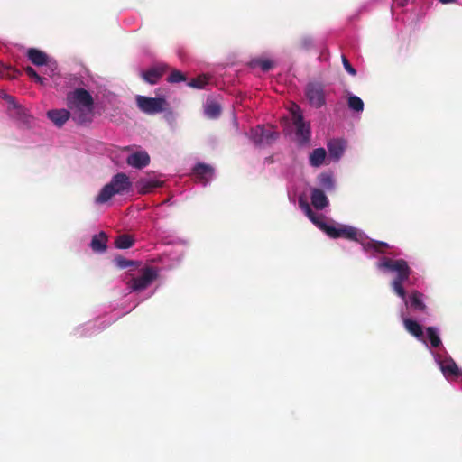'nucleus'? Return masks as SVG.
Returning <instances> with one entry per match:
<instances>
[{
	"instance_id": "10",
	"label": "nucleus",
	"mask_w": 462,
	"mask_h": 462,
	"mask_svg": "<svg viewBox=\"0 0 462 462\" xmlns=\"http://www.w3.org/2000/svg\"><path fill=\"white\" fill-rule=\"evenodd\" d=\"M126 163L135 169H143L150 163V156L145 151H138L126 158Z\"/></svg>"
},
{
	"instance_id": "20",
	"label": "nucleus",
	"mask_w": 462,
	"mask_h": 462,
	"mask_svg": "<svg viewBox=\"0 0 462 462\" xmlns=\"http://www.w3.org/2000/svg\"><path fill=\"white\" fill-rule=\"evenodd\" d=\"M362 245L366 252H374L376 254H385L390 248V245L387 243L376 240H369L363 243Z\"/></svg>"
},
{
	"instance_id": "8",
	"label": "nucleus",
	"mask_w": 462,
	"mask_h": 462,
	"mask_svg": "<svg viewBox=\"0 0 462 462\" xmlns=\"http://www.w3.org/2000/svg\"><path fill=\"white\" fill-rule=\"evenodd\" d=\"M292 114L298 142L300 144H305L310 138V125L304 122L303 116L300 113L293 111Z\"/></svg>"
},
{
	"instance_id": "30",
	"label": "nucleus",
	"mask_w": 462,
	"mask_h": 462,
	"mask_svg": "<svg viewBox=\"0 0 462 462\" xmlns=\"http://www.w3.org/2000/svg\"><path fill=\"white\" fill-rule=\"evenodd\" d=\"M319 184L326 189L331 190L334 189V180L330 174L321 173L319 176Z\"/></svg>"
},
{
	"instance_id": "16",
	"label": "nucleus",
	"mask_w": 462,
	"mask_h": 462,
	"mask_svg": "<svg viewBox=\"0 0 462 462\" xmlns=\"http://www.w3.org/2000/svg\"><path fill=\"white\" fill-rule=\"evenodd\" d=\"M27 57L35 66L49 65L48 55L38 49L31 48L27 51Z\"/></svg>"
},
{
	"instance_id": "23",
	"label": "nucleus",
	"mask_w": 462,
	"mask_h": 462,
	"mask_svg": "<svg viewBox=\"0 0 462 462\" xmlns=\"http://www.w3.org/2000/svg\"><path fill=\"white\" fill-rule=\"evenodd\" d=\"M327 152L324 148H316L310 154L309 161L312 167L318 168L325 163Z\"/></svg>"
},
{
	"instance_id": "9",
	"label": "nucleus",
	"mask_w": 462,
	"mask_h": 462,
	"mask_svg": "<svg viewBox=\"0 0 462 462\" xmlns=\"http://www.w3.org/2000/svg\"><path fill=\"white\" fill-rule=\"evenodd\" d=\"M328 236L331 238H339L343 237L349 240L357 241V230L349 226H331L330 228L328 229Z\"/></svg>"
},
{
	"instance_id": "21",
	"label": "nucleus",
	"mask_w": 462,
	"mask_h": 462,
	"mask_svg": "<svg viewBox=\"0 0 462 462\" xmlns=\"http://www.w3.org/2000/svg\"><path fill=\"white\" fill-rule=\"evenodd\" d=\"M403 324L405 329L413 337L420 340H423V330L422 327L415 320L405 318L403 319Z\"/></svg>"
},
{
	"instance_id": "35",
	"label": "nucleus",
	"mask_w": 462,
	"mask_h": 462,
	"mask_svg": "<svg viewBox=\"0 0 462 462\" xmlns=\"http://www.w3.org/2000/svg\"><path fill=\"white\" fill-rule=\"evenodd\" d=\"M186 79V76L181 71L177 69L172 70L167 79L170 83H179L185 81Z\"/></svg>"
},
{
	"instance_id": "17",
	"label": "nucleus",
	"mask_w": 462,
	"mask_h": 462,
	"mask_svg": "<svg viewBox=\"0 0 462 462\" xmlns=\"http://www.w3.org/2000/svg\"><path fill=\"white\" fill-rule=\"evenodd\" d=\"M162 181L158 180L141 179L137 181L136 186L140 194H148L154 189L162 187Z\"/></svg>"
},
{
	"instance_id": "32",
	"label": "nucleus",
	"mask_w": 462,
	"mask_h": 462,
	"mask_svg": "<svg viewBox=\"0 0 462 462\" xmlns=\"http://www.w3.org/2000/svg\"><path fill=\"white\" fill-rule=\"evenodd\" d=\"M23 69H24L25 73L28 75V77L32 79L36 83H38L40 85L45 84L46 79L40 76L35 71V69L33 68H32L31 66H27V67H24Z\"/></svg>"
},
{
	"instance_id": "40",
	"label": "nucleus",
	"mask_w": 462,
	"mask_h": 462,
	"mask_svg": "<svg viewBox=\"0 0 462 462\" xmlns=\"http://www.w3.org/2000/svg\"><path fill=\"white\" fill-rule=\"evenodd\" d=\"M56 67H57V66H56V63H52V64L51 65V69H52V70H54V69H56Z\"/></svg>"
},
{
	"instance_id": "15",
	"label": "nucleus",
	"mask_w": 462,
	"mask_h": 462,
	"mask_svg": "<svg viewBox=\"0 0 462 462\" xmlns=\"http://www.w3.org/2000/svg\"><path fill=\"white\" fill-rule=\"evenodd\" d=\"M310 200L312 206L319 210L325 208L328 205V199L325 192L318 188L311 189Z\"/></svg>"
},
{
	"instance_id": "37",
	"label": "nucleus",
	"mask_w": 462,
	"mask_h": 462,
	"mask_svg": "<svg viewBox=\"0 0 462 462\" xmlns=\"http://www.w3.org/2000/svg\"><path fill=\"white\" fill-rule=\"evenodd\" d=\"M116 263L120 268H127V267L134 265L133 261H130V260H127V259H125L122 257L116 258Z\"/></svg>"
},
{
	"instance_id": "29",
	"label": "nucleus",
	"mask_w": 462,
	"mask_h": 462,
	"mask_svg": "<svg viewBox=\"0 0 462 462\" xmlns=\"http://www.w3.org/2000/svg\"><path fill=\"white\" fill-rule=\"evenodd\" d=\"M348 106L356 112H362L364 110V102L357 96H350L348 97Z\"/></svg>"
},
{
	"instance_id": "41",
	"label": "nucleus",
	"mask_w": 462,
	"mask_h": 462,
	"mask_svg": "<svg viewBox=\"0 0 462 462\" xmlns=\"http://www.w3.org/2000/svg\"><path fill=\"white\" fill-rule=\"evenodd\" d=\"M7 100L12 103L14 102V98L10 96L7 97Z\"/></svg>"
},
{
	"instance_id": "12",
	"label": "nucleus",
	"mask_w": 462,
	"mask_h": 462,
	"mask_svg": "<svg viewBox=\"0 0 462 462\" xmlns=\"http://www.w3.org/2000/svg\"><path fill=\"white\" fill-rule=\"evenodd\" d=\"M327 147L329 159L337 162L345 152L346 142L340 139H333L328 143Z\"/></svg>"
},
{
	"instance_id": "13",
	"label": "nucleus",
	"mask_w": 462,
	"mask_h": 462,
	"mask_svg": "<svg viewBox=\"0 0 462 462\" xmlns=\"http://www.w3.org/2000/svg\"><path fill=\"white\" fill-rule=\"evenodd\" d=\"M48 118L58 127H61L69 117L71 113L69 109H52L47 112Z\"/></svg>"
},
{
	"instance_id": "39",
	"label": "nucleus",
	"mask_w": 462,
	"mask_h": 462,
	"mask_svg": "<svg viewBox=\"0 0 462 462\" xmlns=\"http://www.w3.org/2000/svg\"><path fill=\"white\" fill-rule=\"evenodd\" d=\"M440 3L442 4H448V3H453L455 2V0H439Z\"/></svg>"
},
{
	"instance_id": "2",
	"label": "nucleus",
	"mask_w": 462,
	"mask_h": 462,
	"mask_svg": "<svg viewBox=\"0 0 462 462\" xmlns=\"http://www.w3.org/2000/svg\"><path fill=\"white\" fill-rule=\"evenodd\" d=\"M377 268L397 273L396 277L391 282L392 289L403 300L405 305H408L406 291L403 288V282L409 280L411 273L408 263L403 259L393 260L388 257H383L380 262L377 263Z\"/></svg>"
},
{
	"instance_id": "19",
	"label": "nucleus",
	"mask_w": 462,
	"mask_h": 462,
	"mask_svg": "<svg viewBox=\"0 0 462 462\" xmlns=\"http://www.w3.org/2000/svg\"><path fill=\"white\" fill-rule=\"evenodd\" d=\"M106 243L107 236L105 232H100L92 237L90 247L96 253H104L107 248Z\"/></svg>"
},
{
	"instance_id": "36",
	"label": "nucleus",
	"mask_w": 462,
	"mask_h": 462,
	"mask_svg": "<svg viewBox=\"0 0 462 462\" xmlns=\"http://www.w3.org/2000/svg\"><path fill=\"white\" fill-rule=\"evenodd\" d=\"M342 63L345 68V69L352 76L356 75V70L353 68V66L350 64L349 60L345 55H342Z\"/></svg>"
},
{
	"instance_id": "14",
	"label": "nucleus",
	"mask_w": 462,
	"mask_h": 462,
	"mask_svg": "<svg viewBox=\"0 0 462 462\" xmlns=\"http://www.w3.org/2000/svg\"><path fill=\"white\" fill-rule=\"evenodd\" d=\"M165 70H166V67H164V66L153 67V68L147 69L146 71H143L142 78L147 83L154 85V84L158 83V81L163 76Z\"/></svg>"
},
{
	"instance_id": "18",
	"label": "nucleus",
	"mask_w": 462,
	"mask_h": 462,
	"mask_svg": "<svg viewBox=\"0 0 462 462\" xmlns=\"http://www.w3.org/2000/svg\"><path fill=\"white\" fill-rule=\"evenodd\" d=\"M440 369L446 377H457L461 372L452 358L444 359L440 362Z\"/></svg>"
},
{
	"instance_id": "7",
	"label": "nucleus",
	"mask_w": 462,
	"mask_h": 462,
	"mask_svg": "<svg viewBox=\"0 0 462 462\" xmlns=\"http://www.w3.org/2000/svg\"><path fill=\"white\" fill-rule=\"evenodd\" d=\"M157 278V272L152 267H145L139 277L131 280V289L134 291L146 289Z\"/></svg>"
},
{
	"instance_id": "28",
	"label": "nucleus",
	"mask_w": 462,
	"mask_h": 462,
	"mask_svg": "<svg viewBox=\"0 0 462 462\" xmlns=\"http://www.w3.org/2000/svg\"><path fill=\"white\" fill-rule=\"evenodd\" d=\"M427 336L430 345L433 347H439L441 345V340L438 335V330L434 327H428L426 328Z\"/></svg>"
},
{
	"instance_id": "3",
	"label": "nucleus",
	"mask_w": 462,
	"mask_h": 462,
	"mask_svg": "<svg viewBox=\"0 0 462 462\" xmlns=\"http://www.w3.org/2000/svg\"><path fill=\"white\" fill-rule=\"evenodd\" d=\"M132 188L129 177L123 172L113 176L110 182L106 184L95 199L97 204L106 203L114 195L128 193Z\"/></svg>"
},
{
	"instance_id": "11",
	"label": "nucleus",
	"mask_w": 462,
	"mask_h": 462,
	"mask_svg": "<svg viewBox=\"0 0 462 462\" xmlns=\"http://www.w3.org/2000/svg\"><path fill=\"white\" fill-rule=\"evenodd\" d=\"M192 172L199 182L206 185L213 176L214 169L210 165L199 162L193 167Z\"/></svg>"
},
{
	"instance_id": "31",
	"label": "nucleus",
	"mask_w": 462,
	"mask_h": 462,
	"mask_svg": "<svg viewBox=\"0 0 462 462\" xmlns=\"http://www.w3.org/2000/svg\"><path fill=\"white\" fill-rule=\"evenodd\" d=\"M208 78L205 75H199L191 79L188 85L194 88H203L208 84Z\"/></svg>"
},
{
	"instance_id": "1",
	"label": "nucleus",
	"mask_w": 462,
	"mask_h": 462,
	"mask_svg": "<svg viewBox=\"0 0 462 462\" xmlns=\"http://www.w3.org/2000/svg\"><path fill=\"white\" fill-rule=\"evenodd\" d=\"M66 105L71 118L78 125L90 123L94 115L95 101L92 95L82 88L68 92Z\"/></svg>"
},
{
	"instance_id": "25",
	"label": "nucleus",
	"mask_w": 462,
	"mask_h": 462,
	"mask_svg": "<svg viewBox=\"0 0 462 462\" xmlns=\"http://www.w3.org/2000/svg\"><path fill=\"white\" fill-rule=\"evenodd\" d=\"M204 113L208 118H217L221 114V106L216 101L208 100L204 106Z\"/></svg>"
},
{
	"instance_id": "27",
	"label": "nucleus",
	"mask_w": 462,
	"mask_h": 462,
	"mask_svg": "<svg viewBox=\"0 0 462 462\" xmlns=\"http://www.w3.org/2000/svg\"><path fill=\"white\" fill-rule=\"evenodd\" d=\"M115 244L119 249H128L134 245V240L129 235H121L116 237Z\"/></svg>"
},
{
	"instance_id": "5",
	"label": "nucleus",
	"mask_w": 462,
	"mask_h": 462,
	"mask_svg": "<svg viewBox=\"0 0 462 462\" xmlns=\"http://www.w3.org/2000/svg\"><path fill=\"white\" fill-rule=\"evenodd\" d=\"M279 136V134L271 127L257 125L251 129L249 137L259 147L272 144Z\"/></svg>"
},
{
	"instance_id": "42",
	"label": "nucleus",
	"mask_w": 462,
	"mask_h": 462,
	"mask_svg": "<svg viewBox=\"0 0 462 462\" xmlns=\"http://www.w3.org/2000/svg\"><path fill=\"white\" fill-rule=\"evenodd\" d=\"M407 2L408 0H401V5H404Z\"/></svg>"
},
{
	"instance_id": "4",
	"label": "nucleus",
	"mask_w": 462,
	"mask_h": 462,
	"mask_svg": "<svg viewBox=\"0 0 462 462\" xmlns=\"http://www.w3.org/2000/svg\"><path fill=\"white\" fill-rule=\"evenodd\" d=\"M136 104L138 108L145 114L154 115L166 109L167 101L163 97H148L137 96Z\"/></svg>"
},
{
	"instance_id": "26",
	"label": "nucleus",
	"mask_w": 462,
	"mask_h": 462,
	"mask_svg": "<svg viewBox=\"0 0 462 462\" xmlns=\"http://www.w3.org/2000/svg\"><path fill=\"white\" fill-rule=\"evenodd\" d=\"M22 73L14 67L7 64H0V77L5 79H15Z\"/></svg>"
},
{
	"instance_id": "34",
	"label": "nucleus",
	"mask_w": 462,
	"mask_h": 462,
	"mask_svg": "<svg viewBox=\"0 0 462 462\" xmlns=\"http://www.w3.org/2000/svg\"><path fill=\"white\" fill-rule=\"evenodd\" d=\"M298 46L301 50L309 51L313 48L314 41L310 36H303L302 38L300 39Z\"/></svg>"
},
{
	"instance_id": "6",
	"label": "nucleus",
	"mask_w": 462,
	"mask_h": 462,
	"mask_svg": "<svg viewBox=\"0 0 462 462\" xmlns=\"http://www.w3.org/2000/svg\"><path fill=\"white\" fill-rule=\"evenodd\" d=\"M305 94L310 105L319 108L326 104L324 87L320 83H309L306 86Z\"/></svg>"
},
{
	"instance_id": "22",
	"label": "nucleus",
	"mask_w": 462,
	"mask_h": 462,
	"mask_svg": "<svg viewBox=\"0 0 462 462\" xmlns=\"http://www.w3.org/2000/svg\"><path fill=\"white\" fill-rule=\"evenodd\" d=\"M307 217L320 230L324 231L328 235V229L330 228L331 225L325 222L323 215H317L313 212L310 207H307Z\"/></svg>"
},
{
	"instance_id": "33",
	"label": "nucleus",
	"mask_w": 462,
	"mask_h": 462,
	"mask_svg": "<svg viewBox=\"0 0 462 462\" xmlns=\"http://www.w3.org/2000/svg\"><path fill=\"white\" fill-rule=\"evenodd\" d=\"M253 66L259 67L263 71H269L273 68V63L270 60L259 59L252 61Z\"/></svg>"
},
{
	"instance_id": "38",
	"label": "nucleus",
	"mask_w": 462,
	"mask_h": 462,
	"mask_svg": "<svg viewBox=\"0 0 462 462\" xmlns=\"http://www.w3.org/2000/svg\"><path fill=\"white\" fill-rule=\"evenodd\" d=\"M300 205L301 208L304 210L305 214L307 215V207H310L308 202L303 201L302 199H300Z\"/></svg>"
},
{
	"instance_id": "24",
	"label": "nucleus",
	"mask_w": 462,
	"mask_h": 462,
	"mask_svg": "<svg viewBox=\"0 0 462 462\" xmlns=\"http://www.w3.org/2000/svg\"><path fill=\"white\" fill-rule=\"evenodd\" d=\"M422 296L420 291H413L409 297L411 308L415 310L425 311L426 305L423 302Z\"/></svg>"
}]
</instances>
